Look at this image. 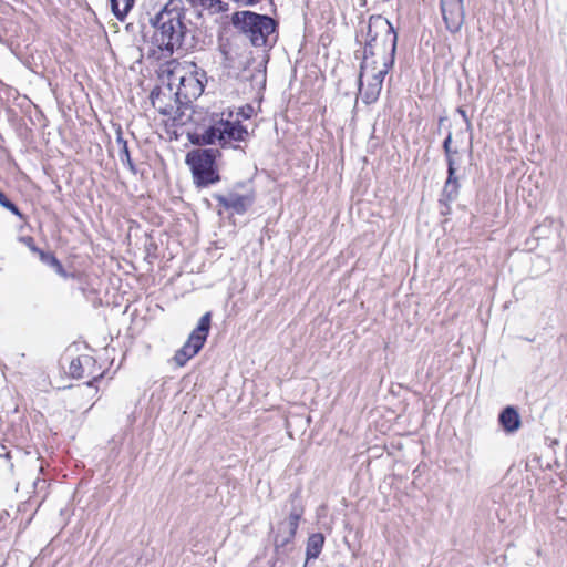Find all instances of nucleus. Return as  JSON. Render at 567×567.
<instances>
[{"instance_id":"f257e3e1","label":"nucleus","mask_w":567,"mask_h":567,"mask_svg":"<svg viewBox=\"0 0 567 567\" xmlns=\"http://www.w3.org/2000/svg\"><path fill=\"white\" fill-rule=\"evenodd\" d=\"M398 34L391 22L378 14L371 16L367 28L363 61L360 65V85L367 71L377 69L378 64L393 66L395 60Z\"/></svg>"},{"instance_id":"f03ea898","label":"nucleus","mask_w":567,"mask_h":567,"mask_svg":"<svg viewBox=\"0 0 567 567\" xmlns=\"http://www.w3.org/2000/svg\"><path fill=\"white\" fill-rule=\"evenodd\" d=\"M184 18L182 9L165 7L151 20L155 28L152 42L161 50L163 58L171 56L175 49L182 47L187 32Z\"/></svg>"},{"instance_id":"7ed1b4c3","label":"nucleus","mask_w":567,"mask_h":567,"mask_svg":"<svg viewBox=\"0 0 567 567\" xmlns=\"http://www.w3.org/2000/svg\"><path fill=\"white\" fill-rule=\"evenodd\" d=\"M231 117L233 113H229L227 118L213 117L208 126L193 134L192 142L197 145H218L221 148H241L239 143L247 141L249 132L239 120Z\"/></svg>"},{"instance_id":"20e7f679","label":"nucleus","mask_w":567,"mask_h":567,"mask_svg":"<svg viewBox=\"0 0 567 567\" xmlns=\"http://www.w3.org/2000/svg\"><path fill=\"white\" fill-rule=\"evenodd\" d=\"M231 23L256 48L272 47L277 40V23L269 16L238 11L233 14Z\"/></svg>"},{"instance_id":"39448f33","label":"nucleus","mask_w":567,"mask_h":567,"mask_svg":"<svg viewBox=\"0 0 567 567\" xmlns=\"http://www.w3.org/2000/svg\"><path fill=\"white\" fill-rule=\"evenodd\" d=\"M172 69L168 70L167 81L169 90L176 89L175 95L179 102H190L197 99L204 92V71L199 72L195 63L181 64L171 63Z\"/></svg>"},{"instance_id":"423d86ee","label":"nucleus","mask_w":567,"mask_h":567,"mask_svg":"<svg viewBox=\"0 0 567 567\" xmlns=\"http://www.w3.org/2000/svg\"><path fill=\"white\" fill-rule=\"evenodd\" d=\"M288 517L278 523L277 532L274 535V545L277 555H285L290 550V545L296 536L299 522L305 514L301 491L292 492L284 507Z\"/></svg>"},{"instance_id":"0eeeda50","label":"nucleus","mask_w":567,"mask_h":567,"mask_svg":"<svg viewBox=\"0 0 567 567\" xmlns=\"http://www.w3.org/2000/svg\"><path fill=\"white\" fill-rule=\"evenodd\" d=\"M213 197L231 214L244 215L254 205L256 194L251 179H247L237 182L225 194H215Z\"/></svg>"},{"instance_id":"6e6552de","label":"nucleus","mask_w":567,"mask_h":567,"mask_svg":"<svg viewBox=\"0 0 567 567\" xmlns=\"http://www.w3.org/2000/svg\"><path fill=\"white\" fill-rule=\"evenodd\" d=\"M212 313L206 312L199 319L197 327L190 332L183 347L176 351L173 361L177 367H184L195 357L207 340L210 330Z\"/></svg>"},{"instance_id":"1a4fd4ad","label":"nucleus","mask_w":567,"mask_h":567,"mask_svg":"<svg viewBox=\"0 0 567 567\" xmlns=\"http://www.w3.org/2000/svg\"><path fill=\"white\" fill-rule=\"evenodd\" d=\"M391 68L392 66L382 64H378L377 69L370 68L362 78V86L360 85V79L358 80L359 92L363 103L369 105L377 102L382 90L384 78Z\"/></svg>"},{"instance_id":"9d476101","label":"nucleus","mask_w":567,"mask_h":567,"mask_svg":"<svg viewBox=\"0 0 567 567\" xmlns=\"http://www.w3.org/2000/svg\"><path fill=\"white\" fill-rule=\"evenodd\" d=\"M218 154V150L215 148L189 152L186 162L190 166L194 177H219V175H215V161Z\"/></svg>"},{"instance_id":"9b49d317","label":"nucleus","mask_w":567,"mask_h":567,"mask_svg":"<svg viewBox=\"0 0 567 567\" xmlns=\"http://www.w3.org/2000/svg\"><path fill=\"white\" fill-rule=\"evenodd\" d=\"M441 11L446 29L458 32L464 23L463 0H441Z\"/></svg>"},{"instance_id":"f8f14e48","label":"nucleus","mask_w":567,"mask_h":567,"mask_svg":"<svg viewBox=\"0 0 567 567\" xmlns=\"http://www.w3.org/2000/svg\"><path fill=\"white\" fill-rule=\"evenodd\" d=\"M498 422L506 433H515L522 425L519 413L512 405L499 413Z\"/></svg>"},{"instance_id":"ddd939ff","label":"nucleus","mask_w":567,"mask_h":567,"mask_svg":"<svg viewBox=\"0 0 567 567\" xmlns=\"http://www.w3.org/2000/svg\"><path fill=\"white\" fill-rule=\"evenodd\" d=\"M443 148L447 158V177H453L456 172V164L460 155V145L453 141L452 134L449 133L443 143Z\"/></svg>"},{"instance_id":"4468645a","label":"nucleus","mask_w":567,"mask_h":567,"mask_svg":"<svg viewBox=\"0 0 567 567\" xmlns=\"http://www.w3.org/2000/svg\"><path fill=\"white\" fill-rule=\"evenodd\" d=\"M324 545V536L321 533L311 534L307 540L306 547V564L309 560L316 559L319 557Z\"/></svg>"},{"instance_id":"2eb2a0df","label":"nucleus","mask_w":567,"mask_h":567,"mask_svg":"<svg viewBox=\"0 0 567 567\" xmlns=\"http://www.w3.org/2000/svg\"><path fill=\"white\" fill-rule=\"evenodd\" d=\"M194 4L210 14L228 11V4L221 0H194Z\"/></svg>"},{"instance_id":"dca6fc26","label":"nucleus","mask_w":567,"mask_h":567,"mask_svg":"<svg viewBox=\"0 0 567 567\" xmlns=\"http://www.w3.org/2000/svg\"><path fill=\"white\" fill-rule=\"evenodd\" d=\"M39 258L43 264L52 267L61 277H68V274L65 272L63 265L52 252L40 251Z\"/></svg>"},{"instance_id":"f3484780","label":"nucleus","mask_w":567,"mask_h":567,"mask_svg":"<svg viewBox=\"0 0 567 567\" xmlns=\"http://www.w3.org/2000/svg\"><path fill=\"white\" fill-rule=\"evenodd\" d=\"M458 179H445V185L442 192L441 204L446 205V202H451L456 198L458 193Z\"/></svg>"},{"instance_id":"a211bd4d","label":"nucleus","mask_w":567,"mask_h":567,"mask_svg":"<svg viewBox=\"0 0 567 567\" xmlns=\"http://www.w3.org/2000/svg\"><path fill=\"white\" fill-rule=\"evenodd\" d=\"M92 361V358L84 357L83 359L76 358L73 359L69 367V373L72 378L81 379L84 377V365L90 364Z\"/></svg>"},{"instance_id":"6ab92c4d","label":"nucleus","mask_w":567,"mask_h":567,"mask_svg":"<svg viewBox=\"0 0 567 567\" xmlns=\"http://www.w3.org/2000/svg\"><path fill=\"white\" fill-rule=\"evenodd\" d=\"M113 13L121 20L127 14L134 4V0H110Z\"/></svg>"},{"instance_id":"aec40b11","label":"nucleus","mask_w":567,"mask_h":567,"mask_svg":"<svg viewBox=\"0 0 567 567\" xmlns=\"http://www.w3.org/2000/svg\"><path fill=\"white\" fill-rule=\"evenodd\" d=\"M116 142L118 144V153L122 161H127L131 163L127 142L122 137L121 133H118V136L116 138Z\"/></svg>"},{"instance_id":"412c9836","label":"nucleus","mask_w":567,"mask_h":567,"mask_svg":"<svg viewBox=\"0 0 567 567\" xmlns=\"http://www.w3.org/2000/svg\"><path fill=\"white\" fill-rule=\"evenodd\" d=\"M0 205L17 216H21V213L16 204L9 200L6 195L0 190Z\"/></svg>"},{"instance_id":"4be33fe9","label":"nucleus","mask_w":567,"mask_h":567,"mask_svg":"<svg viewBox=\"0 0 567 567\" xmlns=\"http://www.w3.org/2000/svg\"><path fill=\"white\" fill-rule=\"evenodd\" d=\"M251 80L255 81L260 86H265L266 84V71L265 70H257L252 75Z\"/></svg>"},{"instance_id":"5701e85b","label":"nucleus","mask_w":567,"mask_h":567,"mask_svg":"<svg viewBox=\"0 0 567 567\" xmlns=\"http://www.w3.org/2000/svg\"><path fill=\"white\" fill-rule=\"evenodd\" d=\"M21 240L30 248L31 251L38 254V256L40 257V251L42 250L35 246L34 239L32 237H22Z\"/></svg>"},{"instance_id":"b1692460","label":"nucleus","mask_w":567,"mask_h":567,"mask_svg":"<svg viewBox=\"0 0 567 567\" xmlns=\"http://www.w3.org/2000/svg\"><path fill=\"white\" fill-rule=\"evenodd\" d=\"M219 179H194V183L197 188H205L210 184L218 182Z\"/></svg>"},{"instance_id":"393cba45","label":"nucleus","mask_w":567,"mask_h":567,"mask_svg":"<svg viewBox=\"0 0 567 567\" xmlns=\"http://www.w3.org/2000/svg\"><path fill=\"white\" fill-rule=\"evenodd\" d=\"M457 111L462 115L464 121L466 122L467 127H471V122H470V120H468V117L466 115V112L463 109H458Z\"/></svg>"},{"instance_id":"a878e982","label":"nucleus","mask_w":567,"mask_h":567,"mask_svg":"<svg viewBox=\"0 0 567 567\" xmlns=\"http://www.w3.org/2000/svg\"><path fill=\"white\" fill-rule=\"evenodd\" d=\"M247 111H248V112H244V111H243V116H244V117H246V118H248V117L250 116V114H249V113L252 111L251 106H247Z\"/></svg>"},{"instance_id":"bb28decb","label":"nucleus","mask_w":567,"mask_h":567,"mask_svg":"<svg viewBox=\"0 0 567 567\" xmlns=\"http://www.w3.org/2000/svg\"><path fill=\"white\" fill-rule=\"evenodd\" d=\"M4 456H6L8 460H10V458L12 457L11 452H7V453L4 454Z\"/></svg>"},{"instance_id":"cd10ccee","label":"nucleus","mask_w":567,"mask_h":567,"mask_svg":"<svg viewBox=\"0 0 567 567\" xmlns=\"http://www.w3.org/2000/svg\"><path fill=\"white\" fill-rule=\"evenodd\" d=\"M444 121H445V118H444V117H441V118H440V124H442Z\"/></svg>"}]
</instances>
